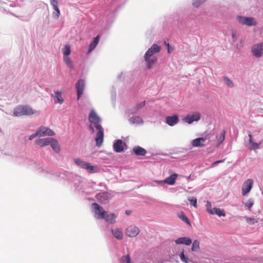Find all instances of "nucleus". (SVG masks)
Wrapping results in <instances>:
<instances>
[{
    "label": "nucleus",
    "instance_id": "1",
    "mask_svg": "<svg viewBox=\"0 0 263 263\" xmlns=\"http://www.w3.org/2000/svg\"><path fill=\"white\" fill-rule=\"evenodd\" d=\"M90 124L89 128L92 133L95 132V128L98 130L95 138L96 145L100 147L104 141V129L101 125V119L97 115L94 109H91L88 118Z\"/></svg>",
    "mask_w": 263,
    "mask_h": 263
},
{
    "label": "nucleus",
    "instance_id": "2",
    "mask_svg": "<svg viewBox=\"0 0 263 263\" xmlns=\"http://www.w3.org/2000/svg\"><path fill=\"white\" fill-rule=\"evenodd\" d=\"M92 211L95 216L97 219H103L105 217L106 212L104 211L102 206L97 203L92 204Z\"/></svg>",
    "mask_w": 263,
    "mask_h": 263
},
{
    "label": "nucleus",
    "instance_id": "3",
    "mask_svg": "<svg viewBox=\"0 0 263 263\" xmlns=\"http://www.w3.org/2000/svg\"><path fill=\"white\" fill-rule=\"evenodd\" d=\"M238 22L242 25H246L249 26L256 25V21L254 18L251 17H244L238 16L237 17Z\"/></svg>",
    "mask_w": 263,
    "mask_h": 263
},
{
    "label": "nucleus",
    "instance_id": "4",
    "mask_svg": "<svg viewBox=\"0 0 263 263\" xmlns=\"http://www.w3.org/2000/svg\"><path fill=\"white\" fill-rule=\"evenodd\" d=\"M253 180L252 179H248L245 181L242 185V194L246 195L250 192L253 187Z\"/></svg>",
    "mask_w": 263,
    "mask_h": 263
},
{
    "label": "nucleus",
    "instance_id": "5",
    "mask_svg": "<svg viewBox=\"0 0 263 263\" xmlns=\"http://www.w3.org/2000/svg\"><path fill=\"white\" fill-rule=\"evenodd\" d=\"M201 115L199 112H196L193 114L192 115H187L183 119V121L184 122L187 123L188 124H191L194 121H198L200 119Z\"/></svg>",
    "mask_w": 263,
    "mask_h": 263
},
{
    "label": "nucleus",
    "instance_id": "6",
    "mask_svg": "<svg viewBox=\"0 0 263 263\" xmlns=\"http://www.w3.org/2000/svg\"><path fill=\"white\" fill-rule=\"evenodd\" d=\"M140 232L139 229L135 226H130L125 231L126 235L130 237H134L137 236Z\"/></svg>",
    "mask_w": 263,
    "mask_h": 263
},
{
    "label": "nucleus",
    "instance_id": "7",
    "mask_svg": "<svg viewBox=\"0 0 263 263\" xmlns=\"http://www.w3.org/2000/svg\"><path fill=\"white\" fill-rule=\"evenodd\" d=\"M160 47L157 44H153L152 46L146 51L144 55L145 60H147L148 58H151L152 55L160 50Z\"/></svg>",
    "mask_w": 263,
    "mask_h": 263
},
{
    "label": "nucleus",
    "instance_id": "8",
    "mask_svg": "<svg viewBox=\"0 0 263 263\" xmlns=\"http://www.w3.org/2000/svg\"><path fill=\"white\" fill-rule=\"evenodd\" d=\"M252 51L255 57H261L263 54V43L254 45L252 48Z\"/></svg>",
    "mask_w": 263,
    "mask_h": 263
},
{
    "label": "nucleus",
    "instance_id": "9",
    "mask_svg": "<svg viewBox=\"0 0 263 263\" xmlns=\"http://www.w3.org/2000/svg\"><path fill=\"white\" fill-rule=\"evenodd\" d=\"M85 87V82L83 80H79L76 85V87L77 90V99L79 100L83 93Z\"/></svg>",
    "mask_w": 263,
    "mask_h": 263
},
{
    "label": "nucleus",
    "instance_id": "10",
    "mask_svg": "<svg viewBox=\"0 0 263 263\" xmlns=\"http://www.w3.org/2000/svg\"><path fill=\"white\" fill-rule=\"evenodd\" d=\"M39 136H52L54 135V133L50 128L45 127H41L38 130Z\"/></svg>",
    "mask_w": 263,
    "mask_h": 263
},
{
    "label": "nucleus",
    "instance_id": "11",
    "mask_svg": "<svg viewBox=\"0 0 263 263\" xmlns=\"http://www.w3.org/2000/svg\"><path fill=\"white\" fill-rule=\"evenodd\" d=\"M62 92L60 91H56L54 94H51V97L54 99L55 103H59L62 104L64 100L62 97Z\"/></svg>",
    "mask_w": 263,
    "mask_h": 263
},
{
    "label": "nucleus",
    "instance_id": "12",
    "mask_svg": "<svg viewBox=\"0 0 263 263\" xmlns=\"http://www.w3.org/2000/svg\"><path fill=\"white\" fill-rule=\"evenodd\" d=\"M178 117L176 115L172 116H167L166 117V122L170 126H174L175 124L178 123Z\"/></svg>",
    "mask_w": 263,
    "mask_h": 263
},
{
    "label": "nucleus",
    "instance_id": "13",
    "mask_svg": "<svg viewBox=\"0 0 263 263\" xmlns=\"http://www.w3.org/2000/svg\"><path fill=\"white\" fill-rule=\"evenodd\" d=\"M114 149L117 153H120L124 151L123 142L121 140H117L113 145Z\"/></svg>",
    "mask_w": 263,
    "mask_h": 263
},
{
    "label": "nucleus",
    "instance_id": "14",
    "mask_svg": "<svg viewBox=\"0 0 263 263\" xmlns=\"http://www.w3.org/2000/svg\"><path fill=\"white\" fill-rule=\"evenodd\" d=\"M175 242L177 245L184 244L189 246L192 243V239L189 237H182L177 239Z\"/></svg>",
    "mask_w": 263,
    "mask_h": 263
},
{
    "label": "nucleus",
    "instance_id": "15",
    "mask_svg": "<svg viewBox=\"0 0 263 263\" xmlns=\"http://www.w3.org/2000/svg\"><path fill=\"white\" fill-rule=\"evenodd\" d=\"M205 139L203 138H198L192 142V144L194 147H202L204 145Z\"/></svg>",
    "mask_w": 263,
    "mask_h": 263
},
{
    "label": "nucleus",
    "instance_id": "16",
    "mask_svg": "<svg viewBox=\"0 0 263 263\" xmlns=\"http://www.w3.org/2000/svg\"><path fill=\"white\" fill-rule=\"evenodd\" d=\"M51 5L53 6L55 12L53 13V16L58 18L60 14V11L58 8V0H50Z\"/></svg>",
    "mask_w": 263,
    "mask_h": 263
},
{
    "label": "nucleus",
    "instance_id": "17",
    "mask_svg": "<svg viewBox=\"0 0 263 263\" xmlns=\"http://www.w3.org/2000/svg\"><path fill=\"white\" fill-rule=\"evenodd\" d=\"M177 177L178 175L176 173H174L164 180L163 182L170 185H173L175 183Z\"/></svg>",
    "mask_w": 263,
    "mask_h": 263
},
{
    "label": "nucleus",
    "instance_id": "18",
    "mask_svg": "<svg viewBox=\"0 0 263 263\" xmlns=\"http://www.w3.org/2000/svg\"><path fill=\"white\" fill-rule=\"evenodd\" d=\"M50 140H51V138L39 139L36 140L35 143L38 145L43 147L48 145L50 143Z\"/></svg>",
    "mask_w": 263,
    "mask_h": 263
},
{
    "label": "nucleus",
    "instance_id": "19",
    "mask_svg": "<svg viewBox=\"0 0 263 263\" xmlns=\"http://www.w3.org/2000/svg\"><path fill=\"white\" fill-rule=\"evenodd\" d=\"M116 216L113 213L105 214V217L104 218L105 221L110 224H113L116 222Z\"/></svg>",
    "mask_w": 263,
    "mask_h": 263
},
{
    "label": "nucleus",
    "instance_id": "20",
    "mask_svg": "<svg viewBox=\"0 0 263 263\" xmlns=\"http://www.w3.org/2000/svg\"><path fill=\"white\" fill-rule=\"evenodd\" d=\"M114 236L119 240L122 239L123 238V234L121 230L119 229H115L111 231Z\"/></svg>",
    "mask_w": 263,
    "mask_h": 263
},
{
    "label": "nucleus",
    "instance_id": "21",
    "mask_svg": "<svg viewBox=\"0 0 263 263\" xmlns=\"http://www.w3.org/2000/svg\"><path fill=\"white\" fill-rule=\"evenodd\" d=\"M49 144H50L51 147L55 152H59L60 147L58 141L57 140L51 138Z\"/></svg>",
    "mask_w": 263,
    "mask_h": 263
},
{
    "label": "nucleus",
    "instance_id": "22",
    "mask_svg": "<svg viewBox=\"0 0 263 263\" xmlns=\"http://www.w3.org/2000/svg\"><path fill=\"white\" fill-rule=\"evenodd\" d=\"M133 151L137 156H144L146 154V151L140 146H136L134 147Z\"/></svg>",
    "mask_w": 263,
    "mask_h": 263
},
{
    "label": "nucleus",
    "instance_id": "23",
    "mask_svg": "<svg viewBox=\"0 0 263 263\" xmlns=\"http://www.w3.org/2000/svg\"><path fill=\"white\" fill-rule=\"evenodd\" d=\"M100 39V35H97L93 40V41L92 44H91L89 46L88 49V52H91L98 45Z\"/></svg>",
    "mask_w": 263,
    "mask_h": 263
},
{
    "label": "nucleus",
    "instance_id": "24",
    "mask_svg": "<svg viewBox=\"0 0 263 263\" xmlns=\"http://www.w3.org/2000/svg\"><path fill=\"white\" fill-rule=\"evenodd\" d=\"M24 106H20L16 108L13 112L14 115L16 117L24 116Z\"/></svg>",
    "mask_w": 263,
    "mask_h": 263
},
{
    "label": "nucleus",
    "instance_id": "25",
    "mask_svg": "<svg viewBox=\"0 0 263 263\" xmlns=\"http://www.w3.org/2000/svg\"><path fill=\"white\" fill-rule=\"evenodd\" d=\"M85 169L91 174L98 172V168L97 166H92L88 163H87Z\"/></svg>",
    "mask_w": 263,
    "mask_h": 263
},
{
    "label": "nucleus",
    "instance_id": "26",
    "mask_svg": "<svg viewBox=\"0 0 263 263\" xmlns=\"http://www.w3.org/2000/svg\"><path fill=\"white\" fill-rule=\"evenodd\" d=\"M129 121L133 124H141L142 123V119L139 116H134L130 118Z\"/></svg>",
    "mask_w": 263,
    "mask_h": 263
},
{
    "label": "nucleus",
    "instance_id": "27",
    "mask_svg": "<svg viewBox=\"0 0 263 263\" xmlns=\"http://www.w3.org/2000/svg\"><path fill=\"white\" fill-rule=\"evenodd\" d=\"M24 116H30L34 114L35 112L33 110V109L27 106H24Z\"/></svg>",
    "mask_w": 263,
    "mask_h": 263
},
{
    "label": "nucleus",
    "instance_id": "28",
    "mask_svg": "<svg viewBox=\"0 0 263 263\" xmlns=\"http://www.w3.org/2000/svg\"><path fill=\"white\" fill-rule=\"evenodd\" d=\"M225 130H223L219 135L216 136V139L219 145L221 144L224 141L225 138Z\"/></svg>",
    "mask_w": 263,
    "mask_h": 263
},
{
    "label": "nucleus",
    "instance_id": "29",
    "mask_svg": "<svg viewBox=\"0 0 263 263\" xmlns=\"http://www.w3.org/2000/svg\"><path fill=\"white\" fill-rule=\"evenodd\" d=\"M147 62V68L151 69L153 65L157 61V59L156 57L148 58L147 60H145Z\"/></svg>",
    "mask_w": 263,
    "mask_h": 263
},
{
    "label": "nucleus",
    "instance_id": "30",
    "mask_svg": "<svg viewBox=\"0 0 263 263\" xmlns=\"http://www.w3.org/2000/svg\"><path fill=\"white\" fill-rule=\"evenodd\" d=\"M213 212L214 214H216L218 216H223L224 217L226 216V213L223 210H221L219 208H213Z\"/></svg>",
    "mask_w": 263,
    "mask_h": 263
},
{
    "label": "nucleus",
    "instance_id": "31",
    "mask_svg": "<svg viewBox=\"0 0 263 263\" xmlns=\"http://www.w3.org/2000/svg\"><path fill=\"white\" fill-rule=\"evenodd\" d=\"M74 162L80 167H81L82 168H84L86 167V165L87 164V162L83 161L82 160L80 159H77L74 160Z\"/></svg>",
    "mask_w": 263,
    "mask_h": 263
},
{
    "label": "nucleus",
    "instance_id": "32",
    "mask_svg": "<svg viewBox=\"0 0 263 263\" xmlns=\"http://www.w3.org/2000/svg\"><path fill=\"white\" fill-rule=\"evenodd\" d=\"M200 248V242L198 240H195L194 241L192 247V250L193 251H196L199 249Z\"/></svg>",
    "mask_w": 263,
    "mask_h": 263
},
{
    "label": "nucleus",
    "instance_id": "33",
    "mask_svg": "<svg viewBox=\"0 0 263 263\" xmlns=\"http://www.w3.org/2000/svg\"><path fill=\"white\" fill-rule=\"evenodd\" d=\"M64 61L69 67L73 68L72 62L68 56H64Z\"/></svg>",
    "mask_w": 263,
    "mask_h": 263
},
{
    "label": "nucleus",
    "instance_id": "34",
    "mask_svg": "<svg viewBox=\"0 0 263 263\" xmlns=\"http://www.w3.org/2000/svg\"><path fill=\"white\" fill-rule=\"evenodd\" d=\"M180 219H181L184 222L186 223L189 226H191V222L190 220L187 218L184 213H182L179 216Z\"/></svg>",
    "mask_w": 263,
    "mask_h": 263
},
{
    "label": "nucleus",
    "instance_id": "35",
    "mask_svg": "<svg viewBox=\"0 0 263 263\" xmlns=\"http://www.w3.org/2000/svg\"><path fill=\"white\" fill-rule=\"evenodd\" d=\"M71 53L70 47L69 45H66L63 49V54L64 56H68Z\"/></svg>",
    "mask_w": 263,
    "mask_h": 263
},
{
    "label": "nucleus",
    "instance_id": "36",
    "mask_svg": "<svg viewBox=\"0 0 263 263\" xmlns=\"http://www.w3.org/2000/svg\"><path fill=\"white\" fill-rule=\"evenodd\" d=\"M206 209L207 211L211 214L214 215L213 209H212V204L211 203L210 201H207L206 204Z\"/></svg>",
    "mask_w": 263,
    "mask_h": 263
},
{
    "label": "nucleus",
    "instance_id": "37",
    "mask_svg": "<svg viewBox=\"0 0 263 263\" xmlns=\"http://www.w3.org/2000/svg\"><path fill=\"white\" fill-rule=\"evenodd\" d=\"M180 258L182 262L184 263H189V258L185 256L183 251L180 253Z\"/></svg>",
    "mask_w": 263,
    "mask_h": 263
},
{
    "label": "nucleus",
    "instance_id": "38",
    "mask_svg": "<svg viewBox=\"0 0 263 263\" xmlns=\"http://www.w3.org/2000/svg\"><path fill=\"white\" fill-rule=\"evenodd\" d=\"M189 200L190 204L194 206L195 208L197 207V199L195 197L189 198Z\"/></svg>",
    "mask_w": 263,
    "mask_h": 263
},
{
    "label": "nucleus",
    "instance_id": "39",
    "mask_svg": "<svg viewBox=\"0 0 263 263\" xmlns=\"http://www.w3.org/2000/svg\"><path fill=\"white\" fill-rule=\"evenodd\" d=\"M206 0H194L193 5L196 7H198L201 4L203 3Z\"/></svg>",
    "mask_w": 263,
    "mask_h": 263
},
{
    "label": "nucleus",
    "instance_id": "40",
    "mask_svg": "<svg viewBox=\"0 0 263 263\" xmlns=\"http://www.w3.org/2000/svg\"><path fill=\"white\" fill-rule=\"evenodd\" d=\"M247 221L249 224H253L258 222V221L256 219L252 218H247Z\"/></svg>",
    "mask_w": 263,
    "mask_h": 263
},
{
    "label": "nucleus",
    "instance_id": "41",
    "mask_svg": "<svg viewBox=\"0 0 263 263\" xmlns=\"http://www.w3.org/2000/svg\"><path fill=\"white\" fill-rule=\"evenodd\" d=\"M253 201L251 199H250L245 203V206L250 210L253 206Z\"/></svg>",
    "mask_w": 263,
    "mask_h": 263
},
{
    "label": "nucleus",
    "instance_id": "42",
    "mask_svg": "<svg viewBox=\"0 0 263 263\" xmlns=\"http://www.w3.org/2000/svg\"><path fill=\"white\" fill-rule=\"evenodd\" d=\"M225 82L227 85L229 87H233V82L228 78H224Z\"/></svg>",
    "mask_w": 263,
    "mask_h": 263
},
{
    "label": "nucleus",
    "instance_id": "43",
    "mask_svg": "<svg viewBox=\"0 0 263 263\" xmlns=\"http://www.w3.org/2000/svg\"><path fill=\"white\" fill-rule=\"evenodd\" d=\"M249 136L250 137V139H249L250 143L252 144V145L254 146V148H258V145L257 143L253 142L251 135H249Z\"/></svg>",
    "mask_w": 263,
    "mask_h": 263
},
{
    "label": "nucleus",
    "instance_id": "44",
    "mask_svg": "<svg viewBox=\"0 0 263 263\" xmlns=\"http://www.w3.org/2000/svg\"><path fill=\"white\" fill-rule=\"evenodd\" d=\"M164 43L167 47L168 52L171 53L173 51V49L171 48V45L169 44V43H167L166 42H165Z\"/></svg>",
    "mask_w": 263,
    "mask_h": 263
},
{
    "label": "nucleus",
    "instance_id": "45",
    "mask_svg": "<svg viewBox=\"0 0 263 263\" xmlns=\"http://www.w3.org/2000/svg\"><path fill=\"white\" fill-rule=\"evenodd\" d=\"M232 38L233 39V41L235 42L236 40V38L237 37V35L236 32L233 31L232 34Z\"/></svg>",
    "mask_w": 263,
    "mask_h": 263
},
{
    "label": "nucleus",
    "instance_id": "46",
    "mask_svg": "<svg viewBox=\"0 0 263 263\" xmlns=\"http://www.w3.org/2000/svg\"><path fill=\"white\" fill-rule=\"evenodd\" d=\"M37 136H39L38 130L36 132V133L35 134L31 135L29 137V139L30 140H32L33 139L35 138Z\"/></svg>",
    "mask_w": 263,
    "mask_h": 263
},
{
    "label": "nucleus",
    "instance_id": "47",
    "mask_svg": "<svg viewBox=\"0 0 263 263\" xmlns=\"http://www.w3.org/2000/svg\"><path fill=\"white\" fill-rule=\"evenodd\" d=\"M124 257L126 258L127 263H131L130 257L129 255H127L125 256Z\"/></svg>",
    "mask_w": 263,
    "mask_h": 263
},
{
    "label": "nucleus",
    "instance_id": "48",
    "mask_svg": "<svg viewBox=\"0 0 263 263\" xmlns=\"http://www.w3.org/2000/svg\"><path fill=\"white\" fill-rule=\"evenodd\" d=\"M145 104V101H143L142 103H141L140 104L137 105V108L138 109L143 107Z\"/></svg>",
    "mask_w": 263,
    "mask_h": 263
},
{
    "label": "nucleus",
    "instance_id": "49",
    "mask_svg": "<svg viewBox=\"0 0 263 263\" xmlns=\"http://www.w3.org/2000/svg\"><path fill=\"white\" fill-rule=\"evenodd\" d=\"M217 164H219V163L218 162V161H215V162H213L211 164V166L213 167V166H215V165H216Z\"/></svg>",
    "mask_w": 263,
    "mask_h": 263
},
{
    "label": "nucleus",
    "instance_id": "50",
    "mask_svg": "<svg viewBox=\"0 0 263 263\" xmlns=\"http://www.w3.org/2000/svg\"><path fill=\"white\" fill-rule=\"evenodd\" d=\"M224 160H225L224 159H222V160H217V161H218V162L219 163H222V162H223L224 161Z\"/></svg>",
    "mask_w": 263,
    "mask_h": 263
},
{
    "label": "nucleus",
    "instance_id": "51",
    "mask_svg": "<svg viewBox=\"0 0 263 263\" xmlns=\"http://www.w3.org/2000/svg\"><path fill=\"white\" fill-rule=\"evenodd\" d=\"M126 214L128 215H129L130 214V211H126Z\"/></svg>",
    "mask_w": 263,
    "mask_h": 263
}]
</instances>
